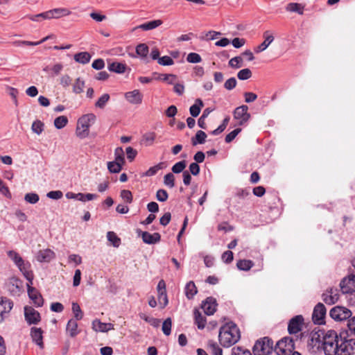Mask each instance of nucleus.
I'll return each mask as SVG.
<instances>
[{
	"instance_id": "obj_52",
	"label": "nucleus",
	"mask_w": 355,
	"mask_h": 355,
	"mask_svg": "<svg viewBox=\"0 0 355 355\" xmlns=\"http://www.w3.org/2000/svg\"><path fill=\"white\" fill-rule=\"evenodd\" d=\"M252 76V71L250 69L246 68L241 69L237 73V77L239 80H245L250 78Z\"/></svg>"
},
{
	"instance_id": "obj_5",
	"label": "nucleus",
	"mask_w": 355,
	"mask_h": 355,
	"mask_svg": "<svg viewBox=\"0 0 355 355\" xmlns=\"http://www.w3.org/2000/svg\"><path fill=\"white\" fill-rule=\"evenodd\" d=\"M338 353L336 355H354L355 354V338L347 339L343 334H340V342L338 343Z\"/></svg>"
},
{
	"instance_id": "obj_61",
	"label": "nucleus",
	"mask_w": 355,
	"mask_h": 355,
	"mask_svg": "<svg viewBox=\"0 0 355 355\" xmlns=\"http://www.w3.org/2000/svg\"><path fill=\"white\" fill-rule=\"evenodd\" d=\"M156 134L153 132H146L143 136V140L146 143V145H151L155 141Z\"/></svg>"
},
{
	"instance_id": "obj_63",
	"label": "nucleus",
	"mask_w": 355,
	"mask_h": 355,
	"mask_svg": "<svg viewBox=\"0 0 355 355\" xmlns=\"http://www.w3.org/2000/svg\"><path fill=\"white\" fill-rule=\"evenodd\" d=\"M236 84L237 81L236 78L234 77H232L225 81L224 87L227 90H232L236 87Z\"/></svg>"
},
{
	"instance_id": "obj_58",
	"label": "nucleus",
	"mask_w": 355,
	"mask_h": 355,
	"mask_svg": "<svg viewBox=\"0 0 355 355\" xmlns=\"http://www.w3.org/2000/svg\"><path fill=\"white\" fill-rule=\"evenodd\" d=\"M158 64L162 66H171L174 64L173 60L168 56L164 55L158 59Z\"/></svg>"
},
{
	"instance_id": "obj_47",
	"label": "nucleus",
	"mask_w": 355,
	"mask_h": 355,
	"mask_svg": "<svg viewBox=\"0 0 355 355\" xmlns=\"http://www.w3.org/2000/svg\"><path fill=\"white\" fill-rule=\"evenodd\" d=\"M155 80H162L167 82L168 84H173L174 80L176 79V76L174 74H159L157 77L155 78Z\"/></svg>"
},
{
	"instance_id": "obj_9",
	"label": "nucleus",
	"mask_w": 355,
	"mask_h": 355,
	"mask_svg": "<svg viewBox=\"0 0 355 355\" xmlns=\"http://www.w3.org/2000/svg\"><path fill=\"white\" fill-rule=\"evenodd\" d=\"M340 287L344 294L355 293V275L344 277L340 281Z\"/></svg>"
},
{
	"instance_id": "obj_39",
	"label": "nucleus",
	"mask_w": 355,
	"mask_h": 355,
	"mask_svg": "<svg viewBox=\"0 0 355 355\" xmlns=\"http://www.w3.org/2000/svg\"><path fill=\"white\" fill-rule=\"evenodd\" d=\"M148 51V46L146 44H139L136 47V53L141 58H146Z\"/></svg>"
},
{
	"instance_id": "obj_16",
	"label": "nucleus",
	"mask_w": 355,
	"mask_h": 355,
	"mask_svg": "<svg viewBox=\"0 0 355 355\" xmlns=\"http://www.w3.org/2000/svg\"><path fill=\"white\" fill-rule=\"evenodd\" d=\"M217 305L216 300L213 297H209L202 302L201 308L206 315H211L216 312Z\"/></svg>"
},
{
	"instance_id": "obj_32",
	"label": "nucleus",
	"mask_w": 355,
	"mask_h": 355,
	"mask_svg": "<svg viewBox=\"0 0 355 355\" xmlns=\"http://www.w3.org/2000/svg\"><path fill=\"white\" fill-rule=\"evenodd\" d=\"M126 64L121 62H112L108 65V69L110 71L115 72L117 73H123L125 71Z\"/></svg>"
},
{
	"instance_id": "obj_45",
	"label": "nucleus",
	"mask_w": 355,
	"mask_h": 355,
	"mask_svg": "<svg viewBox=\"0 0 355 355\" xmlns=\"http://www.w3.org/2000/svg\"><path fill=\"white\" fill-rule=\"evenodd\" d=\"M122 166L121 164L117 162H107V168L109 171L112 173H119L122 169Z\"/></svg>"
},
{
	"instance_id": "obj_62",
	"label": "nucleus",
	"mask_w": 355,
	"mask_h": 355,
	"mask_svg": "<svg viewBox=\"0 0 355 355\" xmlns=\"http://www.w3.org/2000/svg\"><path fill=\"white\" fill-rule=\"evenodd\" d=\"M241 128H236L229 134H227L225 138L226 143L232 142L235 137L241 132Z\"/></svg>"
},
{
	"instance_id": "obj_8",
	"label": "nucleus",
	"mask_w": 355,
	"mask_h": 355,
	"mask_svg": "<svg viewBox=\"0 0 355 355\" xmlns=\"http://www.w3.org/2000/svg\"><path fill=\"white\" fill-rule=\"evenodd\" d=\"M327 314V309L322 303H318L312 313V321L317 324H323L325 323V317Z\"/></svg>"
},
{
	"instance_id": "obj_10",
	"label": "nucleus",
	"mask_w": 355,
	"mask_h": 355,
	"mask_svg": "<svg viewBox=\"0 0 355 355\" xmlns=\"http://www.w3.org/2000/svg\"><path fill=\"white\" fill-rule=\"evenodd\" d=\"M248 107L245 105L237 107L233 112L234 118L239 120V125H242L246 123L250 118V114L248 113Z\"/></svg>"
},
{
	"instance_id": "obj_28",
	"label": "nucleus",
	"mask_w": 355,
	"mask_h": 355,
	"mask_svg": "<svg viewBox=\"0 0 355 355\" xmlns=\"http://www.w3.org/2000/svg\"><path fill=\"white\" fill-rule=\"evenodd\" d=\"M195 323L197 324L199 329H203L206 324V317L202 315V313L198 310L195 309L194 312Z\"/></svg>"
},
{
	"instance_id": "obj_64",
	"label": "nucleus",
	"mask_w": 355,
	"mask_h": 355,
	"mask_svg": "<svg viewBox=\"0 0 355 355\" xmlns=\"http://www.w3.org/2000/svg\"><path fill=\"white\" fill-rule=\"evenodd\" d=\"M158 301L162 306V308H164L168 303V297L166 292H159L158 293Z\"/></svg>"
},
{
	"instance_id": "obj_19",
	"label": "nucleus",
	"mask_w": 355,
	"mask_h": 355,
	"mask_svg": "<svg viewBox=\"0 0 355 355\" xmlns=\"http://www.w3.org/2000/svg\"><path fill=\"white\" fill-rule=\"evenodd\" d=\"M6 289L10 295H19L21 292L20 282L15 278H10L6 284Z\"/></svg>"
},
{
	"instance_id": "obj_29",
	"label": "nucleus",
	"mask_w": 355,
	"mask_h": 355,
	"mask_svg": "<svg viewBox=\"0 0 355 355\" xmlns=\"http://www.w3.org/2000/svg\"><path fill=\"white\" fill-rule=\"evenodd\" d=\"M207 134L202 130H198L196 135L191 138V144L193 146L198 144H203L206 141Z\"/></svg>"
},
{
	"instance_id": "obj_3",
	"label": "nucleus",
	"mask_w": 355,
	"mask_h": 355,
	"mask_svg": "<svg viewBox=\"0 0 355 355\" xmlns=\"http://www.w3.org/2000/svg\"><path fill=\"white\" fill-rule=\"evenodd\" d=\"M96 116L93 113L83 115L78 120L76 135L80 139L86 138L89 134V128L95 123Z\"/></svg>"
},
{
	"instance_id": "obj_51",
	"label": "nucleus",
	"mask_w": 355,
	"mask_h": 355,
	"mask_svg": "<svg viewBox=\"0 0 355 355\" xmlns=\"http://www.w3.org/2000/svg\"><path fill=\"white\" fill-rule=\"evenodd\" d=\"M10 259L13 261V262L16 264L17 266L20 265L21 263L24 261L21 256L15 251L11 250L8 253Z\"/></svg>"
},
{
	"instance_id": "obj_15",
	"label": "nucleus",
	"mask_w": 355,
	"mask_h": 355,
	"mask_svg": "<svg viewBox=\"0 0 355 355\" xmlns=\"http://www.w3.org/2000/svg\"><path fill=\"white\" fill-rule=\"evenodd\" d=\"M31 285L32 284H30V283H27L28 296L37 306H42L44 303L42 296L40 293L35 288L31 286Z\"/></svg>"
},
{
	"instance_id": "obj_41",
	"label": "nucleus",
	"mask_w": 355,
	"mask_h": 355,
	"mask_svg": "<svg viewBox=\"0 0 355 355\" xmlns=\"http://www.w3.org/2000/svg\"><path fill=\"white\" fill-rule=\"evenodd\" d=\"M115 160L118 163L123 165L125 164L124 152L121 147H118L114 150Z\"/></svg>"
},
{
	"instance_id": "obj_35",
	"label": "nucleus",
	"mask_w": 355,
	"mask_h": 355,
	"mask_svg": "<svg viewBox=\"0 0 355 355\" xmlns=\"http://www.w3.org/2000/svg\"><path fill=\"white\" fill-rule=\"evenodd\" d=\"M253 266V261L247 259H241L236 263V266L239 270L245 271L249 270Z\"/></svg>"
},
{
	"instance_id": "obj_4",
	"label": "nucleus",
	"mask_w": 355,
	"mask_h": 355,
	"mask_svg": "<svg viewBox=\"0 0 355 355\" xmlns=\"http://www.w3.org/2000/svg\"><path fill=\"white\" fill-rule=\"evenodd\" d=\"M273 352V341L268 336L257 340L252 347L253 355H272Z\"/></svg>"
},
{
	"instance_id": "obj_59",
	"label": "nucleus",
	"mask_w": 355,
	"mask_h": 355,
	"mask_svg": "<svg viewBox=\"0 0 355 355\" xmlns=\"http://www.w3.org/2000/svg\"><path fill=\"white\" fill-rule=\"evenodd\" d=\"M121 197L126 203L130 204L132 202V194L129 190H122Z\"/></svg>"
},
{
	"instance_id": "obj_31",
	"label": "nucleus",
	"mask_w": 355,
	"mask_h": 355,
	"mask_svg": "<svg viewBox=\"0 0 355 355\" xmlns=\"http://www.w3.org/2000/svg\"><path fill=\"white\" fill-rule=\"evenodd\" d=\"M204 106V103L200 98H197L195 103L190 107V114L193 117H196L199 115L201 107Z\"/></svg>"
},
{
	"instance_id": "obj_53",
	"label": "nucleus",
	"mask_w": 355,
	"mask_h": 355,
	"mask_svg": "<svg viewBox=\"0 0 355 355\" xmlns=\"http://www.w3.org/2000/svg\"><path fill=\"white\" fill-rule=\"evenodd\" d=\"M243 59L240 56H236L230 60L229 65L234 69H239L242 67Z\"/></svg>"
},
{
	"instance_id": "obj_1",
	"label": "nucleus",
	"mask_w": 355,
	"mask_h": 355,
	"mask_svg": "<svg viewBox=\"0 0 355 355\" xmlns=\"http://www.w3.org/2000/svg\"><path fill=\"white\" fill-rule=\"evenodd\" d=\"M340 336L334 330L327 332L317 327L312 329V348L322 350L325 355H336Z\"/></svg>"
},
{
	"instance_id": "obj_38",
	"label": "nucleus",
	"mask_w": 355,
	"mask_h": 355,
	"mask_svg": "<svg viewBox=\"0 0 355 355\" xmlns=\"http://www.w3.org/2000/svg\"><path fill=\"white\" fill-rule=\"evenodd\" d=\"M44 124L40 120H35L31 125L32 131L37 135H40L44 131Z\"/></svg>"
},
{
	"instance_id": "obj_2",
	"label": "nucleus",
	"mask_w": 355,
	"mask_h": 355,
	"mask_svg": "<svg viewBox=\"0 0 355 355\" xmlns=\"http://www.w3.org/2000/svg\"><path fill=\"white\" fill-rule=\"evenodd\" d=\"M240 338V330L233 322H227L220 328L218 340L220 345L224 347H230L234 345Z\"/></svg>"
},
{
	"instance_id": "obj_6",
	"label": "nucleus",
	"mask_w": 355,
	"mask_h": 355,
	"mask_svg": "<svg viewBox=\"0 0 355 355\" xmlns=\"http://www.w3.org/2000/svg\"><path fill=\"white\" fill-rule=\"evenodd\" d=\"M295 349L294 340L290 337L279 340L274 347L277 355H290Z\"/></svg>"
},
{
	"instance_id": "obj_33",
	"label": "nucleus",
	"mask_w": 355,
	"mask_h": 355,
	"mask_svg": "<svg viewBox=\"0 0 355 355\" xmlns=\"http://www.w3.org/2000/svg\"><path fill=\"white\" fill-rule=\"evenodd\" d=\"M77 320L71 319L68 321L67 324V331L69 333L71 337L73 338L78 335L79 331H78V323Z\"/></svg>"
},
{
	"instance_id": "obj_14",
	"label": "nucleus",
	"mask_w": 355,
	"mask_h": 355,
	"mask_svg": "<svg viewBox=\"0 0 355 355\" xmlns=\"http://www.w3.org/2000/svg\"><path fill=\"white\" fill-rule=\"evenodd\" d=\"M322 300L327 304H334L339 299L338 290L335 288H329L322 294Z\"/></svg>"
},
{
	"instance_id": "obj_48",
	"label": "nucleus",
	"mask_w": 355,
	"mask_h": 355,
	"mask_svg": "<svg viewBox=\"0 0 355 355\" xmlns=\"http://www.w3.org/2000/svg\"><path fill=\"white\" fill-rule=\"evenodd\" d=\"M232 355H252V352L244 349L243 347L237 346L232 349Z\"/></svg>"
},
{
	"instance_id": "obj_26",
	"label": "nucleus",
	"mask_w": 355,
	"mask_h": 355,
	"mask_svg": "<svg viewBox=\"0 0 355 355\" xmlns=\"http://www.w3.org/2000/svg\"><path fill=\"white\" fill-rule=\"evenodd\" d=\"M163 21L161 19H156L150 21L148 22H146L144 24H142L137 27L135 28V29L141 28L143 31H150L153 30L154 28H156L157 27L162 25Z\"/></svg>"
},
{
	"instance_id": "obj_21",
	"label": "nucleus",
	"mask_w": 355,
	"mask_h": 355,
	"mask_svg": "<svg viewBox=\"0 0 355 355\" xmlns=\"http://www.w3.org/2000/svg\"><path fill=\"white\" fill-rule=\"evenodd\" d=\"M263 37L264 38V41L254 49V51L257 53L266 50L268 46L274 41V36L270 33L269 31H265L263 33Z\"/></svg>"
},
{
	"instance_id": "obj_56",
	"label": "nucleus",
	"mask_w": 355,
	"mask_h": 355,
	"mask_svg": "<svg viewBox=\"0 0 355 355\" xmlns=\"http://www.w3.org/2000/svg\"><path fill=\"white\" fill-rule=\"evenodd\" d=\"M39 196L35 193H28L25 195L24 200L31 203L35 204L39 201Z\"/></svg>"
},
{
	"instance_id": "obj_25",
	"label": "nucleus",
	"mask_w": 355,
	"mask_h": 355,
	"mask_svg": "<svg viewBox=\"0 0 355 355\" xmlns=\"http://www.w3.org/2000/svg\"><path fill=\"white\" fill-rule=\"evenodd\" d=\"M305 9V5L299 3H289L286 7L285 10L289 12H295L298 15H303Z\"/></svg>"
},
{
	"instance_id": "obj_46",
	"label": "nucleus",
	"mask_w": 355,
	"mask_h": 355,
	"mask_svg": "<svg viewBox=\"0 0 355 355\" xmlns=\"http://www.w3.org/2000/svg\"><path fill=\"white\" fill-rule=\"evenodd\" d=\"M229 121H230V117L226 116L223 119L222 123L216 129L214 130L211 132V134L214 135H218L220 134L221 132H223L225 130L227 125H228Z\"/></svg>"
},
{
	"instance_id": "obj_55",
	"label": "nucleus",
	"mask_w": 355,
	"mask_h": 355,
	"mask_svg": "<svg viewBox=\"0 0 355 355\" xmlns=\"http://www.w3.org/2000/svg\"><path fill=\"white\" fill-rule=\"evenodd\" d=\"M187 61L190 63H199L202 61V58L198 53H190L187 57Z\"/></svg>"
},
{
	"instance_id": "obj_27",
	"label": "nucleus",
	"mask_w": 355,
	"mask_h": 355,
	"mask_svg": "<svg viewBox=\"0 0 355 355\" xmlns=\"http://www.w3.org/2000/svg\"><path fill=\"white\" fill-rule=\"evenodd\" d=\"M52 15V19H58L62 17L69 16L71 14V12L65 8H58L50 10Z\"/></svg>"
},
{
	"instance_id": "obj_20",
	"label": "nucleus",
	"mask_w": 355,
	"mask_h": 355,
	"mask_svg": "<svg viewBox=\"0 0 355 355\" xmlns=\"http://www.w3.org/2000/svg\"><path fill=\"white\" fill-rule=\"evenodd\" d=\"M141 235L144 243L146 244H155L160 241L161 235L158 232L150 234L148 232H139Z\"/></svg>"
},
{
	"instance_id": "obj_43",
	"label": "nucleus",
	"mask_w": 355,
	"mask_h": 355,
	"mask_svg": "<svg viewBox=\"0 0 355 355\" xmlns=\"http://www.w3.org/2000/svg\"><path fill=\"white\" fill-rule=\"evenodd\" d=\"M68 119L65 116H60L54 120V125L57 129H62L66 126Z\"/></svg>"
},
{
	"instance_id": "obj_18",
	"label": "nucleus",
	"mask_w": 355,
	"mask_h": 355,
	"mask_svg": "<svg viewBox=\"0 0 355 355\" xmlns=\"http://www.w3.org/2000/svg\"><path fill=\"white\" fill-rule=\"evenodd\" d=\"M55 257V252L51 249L40 250L36 254V259L39 262H50Z\"/></svg>"
},
{
	"instance_id": "obj_49",
	"label": "nucleus",
	"mask_w": 355,
	"mask_h": 355,
	"mask_svg": "<svg viewBox=\"0 0 355 355\" xmlns=\"http://www.w3.org/2000/svg\"><path fill=\"white\" fill-rule=\"evenodd\" d=\"M164 183L166 186L169 188H173L175 187V176L172 173L166 174L164 177Z\"/></svg>"
},
{
	"instance_id": "obj_50",
	"label": "nucleus",
	"mask_w": 355,
	"mask_h": 355,
	"mask_svg": "<svg viewBox=\"0 0 355 355\" xmlns=\"http://www.w3.org/2000/svg\"><path fill=\"white\" fill-rule=\"evenodd\" d=\"M186 166L187 164L184 160L178 162L172 166V173H180L183 172L184 171V169L186 168Z\"/></svg>"
},
{
	"instance_id": "obj_7",
	"label": "nucleus",
	"mask_w": 355,
	"mask_h": 355,
	"mask_svg": "<svg viewBox=\"0 0 355 355\" xmlns=\"http://www.w3.org/2000/svg\"><path fill=\"white\" fill-rule=\"evenodd\" d=\"M352 311L342 306H336L330 310V317L336 321H343L349 319L352 316Z\"/></svg>"
},
{
	"instance_id": "obj_12",
	"label": "nucleus",
	"mask_w": 355,
	"mask_h": 355,
	"mask_svg": "<svg viewBox=\"0 0 355 355\" xmlns=\"http://www.w3.org/2000/svg\"><path fill=\"white\" fill-rule=\"evenodd\" d=\"M24 317L29 325L37 324L41 320L40 313L31 306L24 307Z\"/></svg>"
},
{
	"instance_id": "obj_36",
	"label": "nucleus",
	"mask_w": 355,
	"mask_h": 355,
	"mask_svg": "<svg viewBox=\"0 0 355 355\" xmlns=\"http://www.w3.org/2000/svg\"><path fill=\"white\" fill-rule=\"evenodd\" d=\"M84 87L85 81L82 80L80 78H78L76 79L73 85V92H74L76 94H80L83 92Z\"/></svg>"
},
{
	"instance_id": "obj_34",
	"label": "nucleus",
	"mask_w": 355,
	"mask_h": 355,
	"mask_svg": "<svg viewBox=\"0 0 355 355\" xmlns=\"http://www.w3.org/2000/svg\"><path fill=\"white\" fill-rule=\"evenodd\" d=\"M73 58L76 62L85 64L90 61L91 55L88 52H80L75 54Z\"/></svg>"
},
{
	"instance_id": "obj_22",
	"label": "nucleus",
	"mask_w": 355,
	"mask_h": 355,
	"mask_svg": "<svg viewBox=\"0 0 355 355\" xmlns=\"http://www.w3.org/2000/svg\"><path fill=\"white\" fill-rule=\"evenodd\" d=\"M125 99L132 104H140L142 102L143 95L139 90L135 89L125 94Z\"/></svg>"
},
{
	"instance_id": "obj_44",
	"label": "nucleus",
	"mask_w": 355,
	"mask_h": 355,
	"mask_svg": "<svg viewBox=\"0 0 355 355\" xmlns=\"http://www.w3.org/2000/svg\"><path fill=\"white\" fill-rule=\"evenodd\" d=\"M110 98V96L108 94H103L96 102L95 106L98 108L103 109L107 103L109 101Z\"/></svg>"
},
{
	"instance_id": "obj_30",
	"label": "nucleus",
	"mask_w": 355,
	"mask_h": 355,
	"mask_svg": "<svg viewBox=\"0 0 355 355\" xmlns=\"http://www.w3.org/2000/svg\"><path fill=\"white\" fill-rule=\"evenodd\" d=\"M185 295L189 299H192L198 293L196 284L193 281H190L185 286Z\"/></svg>"
},
{
	"instance_id": "obj_57",
	"label": "nucleus",
	"mask_w": 355,
	"mask_h": 355,
	"mask_svg": "<svg viewBox=\"0 0 355 355\" xmlns=\"http://www.w3.org/2000/svg\"><path fill=\"white\" fill-rule=\"evenodd\" d=\"M162 165L163 163L160 162L158 164L149 168V169L145 173V175L148 177L155 175L159 170L162 168Z\"/></svg>"
},
{
	"instance_id": "obj_13",
	"label": "nucleus",
	"mask_w": 355,
	"mask_h": 355,
	"mask_svg": "<svg viewBox=\"0 0 355 355\" xmlns=\"http://www.w3.org/2000/svg\"><path fill=\"white\" fill-rule=\"evenodd\" d=\"M304 324V318L297 315L291 318L288 324V331L290 334H295L302 330Z\"/></svg>"
},
{
	"instance_id": "obj_37",
	"label": "nucleus",
	"mask_w": 355,
	"mask_h": 355,
	"mask_svg": "<svg viewBox=\"0 0 355 355\" xmlns=\"http://www.w3.org/2000/svg\"><path fill=\"white\" fill-rule=\"evenodd\" d=\"M208 347L212 355H223V349L214 340L208 342Z\"/></svg>"
},
{
	"instance_id": "obj_54",
	"label": "nucleus",
	"mask_w": 355,
	"mask_h": 355,
	"mask_svg": "<svg viewBox=\"0 0 355 355\" xmlns=\"http://www.w3.org/2000/svg\"><path fill=\"white\" fill-rule=\"evenodd\" d=\"M172 322L170 318H166L162 324V331L166 336H169L171 332Z\"/></svg>"
},
{
	"instance_id": "obj_42",
	"label": "nucleus",
	"mask_w": 355,
	"mask_h": 355,
	"mask_svg": "<svg viewBox=\"0 0 355 355\" xmlns=\"http://www.w3.org/2000/svg\"><path fill=\"white\" fill-rule=\"evenodd\" d=\"M107 240L112 243L114 247H119L121 243V239L114 232H108L107 233Z\"/></svg>"
},
{
	"instance_id": "obj_40",
	"label": "nucleus",
	"mask_w": 355,
	"mask_h": 355,
	"mask_svg": "<svg viewBox=\"0 0 355 355\" xmlns=\"http://www.w3.org/2000/svg\"><path fill=\"white\" fill-rule=\"evenodd\" d=\"M72 311L74 314L76 320H80L83 318V312L82 311L79 304L77 302L72 303Z\"/></svg>"
},
{
	"instance_id": "obj_60",
	"label": "nucleus",
	"mask_w": 355,
	"mask_h": 355,
	"mask_svg": "<svg viewBox=\"0 0 355 355\" xmlns=\"http://www.w3.org/2000/svg\"><path fill=\"white\" fill-rule=\"evenodd\" d=\"M168 198L167 191L164 189H160L156 193V198L159 202H165Z\"/></svg>"
},
{
	"instance_id": "obj_11",
	"label": "nucleus",
	"mask_w": 355,
	"mask_h": 355,
	"mask_svg": "<svg viewBox=\"0 0 355 355\" xmlns=\"http://www.w3.org/2000/svg\"><path fill=\"white\" fill-rule=\"evenodd\" d=\"M13 307V302L6 297H0V323L8 318Z\"/></svg>"
},
{
	"instance_id": "obj_24",
	"label": "nucleus",
	"mask_w": 355,
	"mask_h": 355,
	"mask_svg": "<svg viewBox=\"0 0 355 355\" xmlns=\"http://www.w3.org/2000/svg\"><path fill=\"white\" fill-rule=\"evenodd\" d=\"M42 334L43 331L41 328L32 327L31 329V336L33 342H35L41 349L44 348Z\"/></svg>"
},
{
	"instance_id": "obj_23",
	"label": "nucleus",
	"mask_w": 355,
	"mask_h": 355,
	"mask_svg": "<svg viewBox=\"0 0 355 355\" xmlns=\"http://www.w3.org/2000/svg\"><path fill=\"white\" fill-rule=\"evenodd\" d=\"M92 329L96 332H107L114 329V325L112 323L102 322L100 320L96 319L92 322Z\"/></svg>"
},
{
	"instance_id": "obj_17",
	"label": "nucleus",
	"mask_w": 355,
	"mask_h": 355,
	"mask_svg": "<svg viewBox=\"0 0 355 355\" xmlns=\"http://www.w3.org/2000/svg\"><path fill=\"white\" fill-rule=\"evenodd\" d=\"M17 267L22 272L24 277L27 279L28 283L33 284L34 275L33 271L31 270V263L28 261H23L22 263H21L20 265H19Z\"/></svg>"
}]
</instances>
